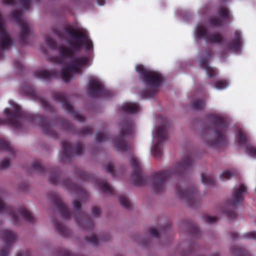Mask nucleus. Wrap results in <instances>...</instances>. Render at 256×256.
I'll return each instance as SVG.
<instances>
[{"instance_id": "a18cd8bd", "label": "nucleus", "mask_w": 256, "mask_h": 256, "mask_svg": "<svg viewBox=\"0 0 256 256\" xmlns=\"http://www.w3.org/2000/svg\"><path fill=\"white\" fill-rule=\"evenodd\" d=\"M242 238H251L256 240V232H250L242 236Z\"/></svg>"}, {"instance_id": "5701e85b", "label": "nucleus", "mask_w": 256, "mask_h": 256, "mask_svg": "<svg viewBox=\"0 0 256 256\" xmlns=\"http://www.w3.org/2000/svg\"><path fill=\"white\" fill-rule=\"evenodd\" d=\"M76 223L84 230H92L94 227V224L90 217L86 214H78V216H74Z\"/></svg>"}, {"instance_id": "f3484780", "label": "nucleus", "mask_w": 256, "mask_h": 256, "mask_svg": "<svg viewBox=\"0 0 256 256\" xmlns=\"http://www.w3.org/2000/svg\"><path fill=\"white\" fill-rule=\"evenodd\" d=\"M236 140L238 145L244 148L252 156L256 158V148L250 144V140L245 132L242 129H238L236 134Z\"/></svg>"}, {"instance_id": "5fc2aeb1", "label": "nucleus", "mask_w": 256, "mask_h": 256, "mask_svg": "<svg viewBox=\"0 0 256 256\" xmlns=\"http://www.w3.org/2000/svg\"><path fill=\"white\" fill-rule=\"evenodd\" d=\"M149 232H150V234L155 237V238H158L159 236V233L157 230L154 229V228H150L149 229Z\"/></svg>"}, {"instance_id": "4be33fe9", "label": "nucleus", "mask_w": 256, "mask_h": 256, "mask_svg": "<svg viewBox=\"0 0 256 256\" xmlns=\"http://www.w3.org/2000/svg\"><path fill=\"white\" fill-rule=\"evenodd\" d=\"M2 234V238L6 246L4 248L1 250L0 256H7L12 244L16 240V236L12 230H3Z\"/></svg>"}, {"instance_id": "cd10ccee", "label": "nucleus", "mask_w": 256, "mask_h": 256, "mask_svg": "<svg viewBox=\"0 0 256 256\" xmlns=\"http://www.w3.org/2000/svg\"><path fill=\"white\" fill-rule=\"evenodd\" d=\"M231 252L235 256H251L246 249L239 246H234Z\"/></svg>"}, {"instance_id": "1a4fd4ad", "label": "nucleus", "mask_w": 256, "mask_h": 256, "mask_svg": "<svg viewBox=\"0 0 256 256\" xmlns=\"http://www.w3.org/2000/svg\"><path fill=\"white\" fill-rule=\"evenodd\" d=\"M176 192L179 198L185 200L187 204L190 206H196L200 203L197 188L194 186L184 189L180 183L176 186Z\"/></svg>"}, {"instance_id": "ea45409f", "label": "nucleus", "mask_w": 256, "mask_h": 256, "mask_svg": "<svg viewBox=\"0 0 256 256\" xmlns=\"http://www.w3.org/2000/svg\"><path fill=\"white\" fill-rule=\"evenodd\" d=\"M189 232L192 236H198L200 232L197 225L194 224H192L189 228Z\"/></svg>"}, {"instance_id": "0e129e2a", "label": "nucleus", "mask_w": 256, "mask_h": 256, "mask_svg": "<svg viewBox=\"0 0 256 256\" xmlns=\"http://www.w3.org/2000/svg\"><path fill=\"white\" fill-rule=\"evenodd\" d=\"M26 255H28H28H29V253H28V252H27V253H26Z\"/></svg>"}, {"instance_id": "bb28decb", "label": "nucleus", "mask_w": 256, "mask_h": 256, "mask_svg": "<svg viewBox=\"0 0 256 256\" xmlns=\"http://www.w3.org/2000/svg\"><path fill=\"white\" fill-rule=\"evenodd\" d=\"M0 150H4L9 152L12 156H14L15 152L10 142L0 138Z\"/></svg>"}, {"instance_id": "a878e982", "label": "nucleus", "mask_w": 256, "mask_h": 256, "mask_svg": "<svg viewBox=\"0 0 256 256\" xmlns=\"http://www.w3.org/2000/svg\"><path fill=\"white\" fill-rule=\"evenodd\" d=\"M138 105L136 103L126 102L120 107L121 110L125 112L134 114L138 112Z\"/></svg>"}, {"instance_id": "bf43d9fd", "label": "nucleus", "mask_w": 256, "mask_h": 256, "mask_svg": "<svg viewBox=\"0 0 256 256\" xmlns=\"http://www.w3.org/2000/svg\"><path fill=\"white\" fill-rule=\"evenodd\" d=\"M105 2V0H97V3L100 6H104Z\"/></svg>"}, {"instance_id": "37998d69", "label": "nucleus", "mask_w": 256, "mask_h": 256, "mask_svg": "<svg viewBox=\"0 0 256 256\" xmlns=\"http://www.w3.org/2000/svg\"><path fill=\"white\" fill-rule=\"evenodd\" d=\"M46 42L50 48L55 49L56 48V42L52 38L48 36L46 38Z\"/></svg>"}, {"instance_id": "f8f14e48", "label": "nucleus", "mask_w": 256, "mask_h": 256, "mask_svg": "<svg viewBox=\"0 0 256 256\" xmlns=\"http://www.w3.org/2000/svg\"><path fill=\"white\" fill-rule=\"evenodd\" d=\"M89 96L94 98H108L113 95L110 90H106L102 82L98 80L90 79L88 83Z\"/></svg>"}, {"instance_id": "473e14b6", "label": "nucleus", "mask_w": 256, "mask_h": 256, "mask_svg": "<svg viewBox=\"0 0 256 256\" xmlns=\"http://www.w3.org/2000/svg\"><path fill=\"white\" fill-rule=\"evenodd\" d=\"M96 140L98 142L108 140L109 136L108 132L106 131H102L96 133Z\"/></svg>"}, {"instance_id": "2eb2a0df", "label": "nucleus", "mask_w": 256, "mask_h": 256, "mask_svg": "<svg viewBox=\"0 0 256 256\" xmlns=\"http://www.w3.org/2000/svg\"><path fill=\"white\" fill-rule=\"evenodd\" d=\"M132 167V180L134 184L138 186H142L146 184L148 176L143 174L139 160L132 157L130 160Z\"/></svg>"}, {"instance_id": "6e6d98bb", "label": "nucleus", "mask_w": 256, "mask_h": 256, "mask_svg": "<svg viewBox=\"0 0 256 256\" xmlns=\"http://www.w3.org/2000/svg\"><path fill=\"white\" fill-rule=\"evenodd\" d=\"M14 66L18 69V70H22V64L19 62V61H18V60H15L14 62Z\"/></svg>"}, {"instance_id": "ddd939ff", "label": "nucleus", "mask_w": 256, "mask_h": 256, "mask_svg": "<svg viewBox=\"0 0 256 256\" xmlns=\"http://www.w3.org/2000/svg\"><path fill=\"white\" fill-rule=\"evenodd\" d=\"M52 98L62 104V106L66 111L74 114L75 120L80 122H84V117L74 110L72 106L68 101L66 94L62 92H53L52 94Z\"/></svg>"}, {"instance_id": "20e7f679", "label": "nucleus", "mask_w": 256, "mask_h": 256, "mask_svg": "<svg viewBox=\"0 0 256 256\" xmlns=\"http://www.w3.org/2000/svg\"><path fill=\"white\" fill-rule=\"evenodd\" d=\"M210 120L212 130L214 132V138L207 142L208 146L222 148L226 144V132L228 126L226 118L218 114H210L208 115Z\"/></svg>"}, {"instance_id": "393cba45", "label": "nucleus", "mask_w": 256, "mask_h": 256, "mask_svg": "<svg viewBox=\"0 0 256 256\" xmlns=\"http://www.w3.org/2000/svg\"><path fill=\"white\" fill-rule=\"evenodd\" d=\"M56 232L63 237H68L70 234L68 229L58 221L54 219L52 220Z\"/></svg>"}, {"instance_id": "a211bd4d", "label": "nucleus", "mask_w": 256, "mask_h": 256, "mask_svg": "<svg viewBox=\"0 0 256 256\" xmlns=\"http://www.w3.org/2000/svg\"><path fill=\"white\" fill-rule=\"evenodd\" d=\"M212 56V50H206L201 56V58L200 60V67L205 70L206 73L210 78H213L216 75V70L208 66V63Z\"/></svg>"}, {"instance_id": "7c9ffc66", "label": "nucleus", "mask_w": 256, "mask_h": 256, "mask_svg": "<svg viewBox=\"0 0 256 256\" xmlns=\"http://www.w3.org/2000/svg\"><path fill=\"white\" fill-rule=\"evenodd\" d=\"M192 108L194 110L198 111L203 110L205 107V102L202 99H197L194 100L192 104Z\"/></svg>"}, {"instance_id": "aec40b11", "label": "nucleus", "mask_w": 256, "mask_h": 256, "mask_svg": "<svg viewBox=\"0 0 256 256\" xmlns=\"http://www.w3.org/2000/svg\"><path fill=\"white\" fill-rule=\"evenodd\" d=\"M50 198L53 204L56 207L62 216L66 218H70L72 216L70 210L64 205L60 196L56 192L50 194Z\"/></svg>"}, {"instance_id": "c9c22d12", "label": "nucleus", "mask_w": 256, "mask_h": 256, "mask_svg": "<svg viewBox=\"0 0 256 256\" xmlns=\"http://www.w3.org/2000/svg\"><path fill=\"white\" fill-rule=\"evenodd\" d=\"M241 46V43L236 40H233L226 45V48L229 50L236 52L238 50Z\"/></svg>"}, {"instance_id": "f704fd0d", "label": "nucleus", "mask_w": 256, "mask_h": 256, "mask_svg": "<svg viewBox=\"0 0 256 256\" xmlns=\"http://www.w3.org/2000/svg\"><path fill=\"white\" fill-rule=\"evenodd\" d=\"M22 90L28 96L34 98L38 96V93L31 86L24 85L22 87Z\"/></svg>"}, {"instance_id": "09e8293b", "label": "nucleus", "mask_w": 256, "mask_h": 256, "mask_svg": "<svg viewBox=\"0 0 256 256\" xmlns=\"http://www.w3.org/2000/svg\"><path fill=\"white\" fill-rule=\"evenodd\" d=\"M224 214H226L227 216L230 220H234L236 217V214L232 211L230 210H222Z\"/></svg>"}, {"instance_id": "6ab92c4d", "label": "nucleus", "mask_w": 256, "mask_h": 256, "mask_svg": "<svg viewBox=\"0 0 256 256\" xmlns=\"http://www.w3.org/2000/svg\"><path fill=\"white\" fill-rule=\"evenodd\" d=\"M56 121L60 122V126L63 129L80 136L89 134L92 130V128L90 126L84 127L80 130L76 129L68 121L62 118H58L56 120H52L54 122H55Z\"/></svg>"}, {"instance_id": "72a5a7b5", "label": "nucleus", "mask_w": 256, "mask_h": 256, "mask_svg": "<svg viewBox=\"0 0 256 256\" xmlns=\"http://www.w3.org/2000/svg\"><path fill=\"white\" fill-rule=\"evenodd\" d=\"M118 198L120 204L126 209H128L130 207V202L126 196L120 194L118 195Z\"/></svg>"}, {"instance_id": "4c0bfd02", "label": "nucleus", "mask_w": 256, "mask_h": 256, "mask_svg": "<svg viewBox=\"0 0 256 256\" xmlns=\"http://www.w3.org/2000/svg\"><path fill=\"white\" fill-rule=\"evenodd\" d=\"M228 84L226 80H219L214 82V88L218 90H223L228 87Z\"/></svg>"}, {"instance_id": "a19ab883", "label": "nucleus", "mask_w": 256, "mask_h": 256, "mask_svg": "<svg viewBox=\"0 0 256 256\" xmlns=\"http://www.w3.org/2000/svg\"><path fill=\"white\" fill-rule=\"evenodd\" d=\"M218 13L220 18L223 20H226L228 18L229 12L226 8L220 7L218 10Z\"/></svg>"}, {"instance_id": "052dcab7", "label": "nucleus", "mask_w": 256, "mask_h": 256, "mask_svg": "<svg viewBox=\"0 0 256 256\" xmlns=\"http://www.w3.org/2000/svg\"><path fill=\"white\" fill-rule=\"evenodd\" d=\"M26 254L22 252H20L16 254V256H26Z\"/></svg>"}, {"instance_id": "4468645a", "label": "nucleus", "mask_w": 256, "mask_h": 256, "mask_svg": "<svg viewBox=\"0 0 256 256\" xmlns=\"http://www.w3.org/2000/svg\"><path fill=\"white\" fill-rule=\"evenodd\" d=\"M61 145L62 150L61 160L64 162H69L74 155H80L84 151L82 144L80 142L76 144L74 150L70 144L68 142H62Z\"/></svg>"}, {"instance_id": "de8ad7c7", "label": "nucleus", "mask_w": 256, "mask_h": 256, "mask_svg": "<svg viewBox=\"0 0 256 256\" xmlns=\"http://www.w3.org/2000/svg\"><path fill=\"white\" fill-rule=\"evenodd\" d=\"M204 218L205 222L209 224H212L218 220V218L216 216H206Z\"/></svg>"}, {"instance_id": "dca6fc26", "label": "nucleus", "mask_w": 256, "mask_h": 256, "mask_svg": "<svg viewBox=\"0 0 256 256\" xmlns=\"http://www.w3.org/2000/svg\"><path fill=\"white\" fill-rule=\"evenodd\" d=\"M196 34L198 38L204 39L206 42L211 44H221L224 40V36L218 32L209 34L204 26H198L196 28Z\"/></svg>"}, {"instance_id": "58836bf2", "label": "nucleus", "mask_w": 256, "mask_h": 256, "mask_svg": "<svg viewBox=\"0 0 256 256\" xmlns=\"http://www.w3.org/2000/svg\"><path fill=\"white\" fill-rule=\"evenodd\" d=\"M234 174L229 170H224L220 175V178L222 180H230L232 177L234 176Z\"/></svg>"}, {"instance_id": "e433bc0d", "label": "nucleus", "mask_w": 256, "mask_h": 256, "mask_svg": "<svg viewBox=\"0 0 256 256\" xmlns=\"http://www.w3.org/2000/svg\"><path fill=\"white\" fill-rule=\"evenodd\" d=\"M208 24L210 26L214 27H220L222 26V20L216 17H212L208 20Z\"/></svg>"}, {"instance_id": "2f4dec72", "label": "nucleus", "mask_w": 256, "mask_h": 256, "mask_svg": "<svg viewBox=\"0 0 256 256\" xmlns=\"http://www.w3.org/2000/svg\"><path fill=\"white\" fill-rule=\"evenodd\" d=\"M31 169L40 174H43L46 172V169L42 166L40 162L38 160H34L32 163Z\"/></svg>"}, {"instance_id": "0eeeda50", "label": "nucleus", "mask_w": 256, "mask_h": 256, "mask_svg": "<svg viewBox=\"0 0 256 256\" xmlns=\"http://www.w3.org/2000/svg\"><path fill=\"white\" fill-rule=\"evenodd\" d=\"M48 172L52 173L49 178V182L50 184L54 185L60 184L62 186L67 188L68 190L74 191L82 200L88 197V193L84 188L71 182L68 179H64L62 180H60V172L58 168H52V170H49Z\"/></svg>"}, {"instance_id": "c85d7f7f", "label": "nucleus", "mask_w": 256, "mask_h": 256, "mask_svg": "<svg viewBox=\"0 0 256 256\" xmlns=\"http://www.w3.org/2000/svg\"><path fill=\"white\" fill-rule=\"evenodd\" d=\"M201 178L202 182L208 186H212L216 184L214 177L212 176L207 175L204 174H202Z\"/></svg>"}, {"instance_id": "c03bdc74", "label": "nucleus", "mask_w": 256, "mask_h": 256, "mask_svg": "<svg viewBox=\"0 0 256 256\" xmlns=\"http://www.w3.org/2000/svg\"><path fill=\"white\" fill-rule=\"evenodd\" d=\"M78 176L82 180H88L90 179L91 176L90 174L85 172H78Z\"/></svg>"}, {"instance_id": "8fccbe9b", "label": "nucleus", "mask_w": 256, "mask_h": 256, "mask_svg": "<svg viewBox=\"0 0 256 256\" xmlns=\"http://www.w3.org/2000/svg\"><path fill=\"white\" fill-rule=\"evenodd\" d=\"M10 166V162L7 158H4L0 162V169H4Z\"/></svg>"}, {"instance_id": "f03ea898", "label": "nucleus", "mask_w": 256, "mask_h": 256, "mask_svg": "<svg viewBox=\"0 0 256 256\" xmlns=\"http://www.w3.org/2000/svg\"><path fill=\"white\" fill-rule=\"evenodd\" d=\"M4 113L6 118H0V125L9 124L16 129H20L24 119H28L32 122H38V126L46 135L54 138H58V134L54 130L55 125L51 124L44 116L26 113L18 104L14 105V110L9 108H5Z\"/></svg>"}, {"instance_id": "c756f323", "label": "nucleus", "mask_w": 256, "mask_h": 256, "mask_svg": "<svg viewBox=\"0 0 256 256\" xmlns=\"http://www.w3.org/2000/svg\"><path fill=\"white\" fill-rule=\"evenodd\" d=\"M38 98L42 106L46 111L50 112H53L54 111V107L52 106L46 99L41 96H39Z\"/></svg>"}, {"instance_id": "412c9836", "label": "nucleus", "mask_w": 256, "mask_h": 256, "mask_svg": "<svg viewBox=\"0 0 256 256\" xmlns=\"http://www.w3.org/2000/svg\"><path fill=\"white\" fill-rule=\"evenodd\" d=\"M247 193V188L242 184H240L239 186L236 188L232 194V198L228 202V204L230 206H238L244 200V196Z\"/></svg>"}, {"instance_id": "3c124183", "label": "nucleus", "mask_w": 256, "mask_h": 256, "mask_svg": "<svg viewBox=\"0 0 256 256\" xmlns=\"http://www.w3.org/2000/svg\"><path fill=\"white\" fill-rule=\"evenodd\" d=\"M101 210L99 207L94 206L92 208V213L94 216H99L100 214Z\"/></svg>"}, {"instance_id": "603ef678", "label": "nucleus", "mask_w": 256, "mask_h": 256, "mask_svg": "<svg viewBox=\"0 0 256 256\" xmlns=\"http://www.w3.org/2000/svg\"><path fill=\"white\" fill-rule=\"evenodd\" d=\"M234 35H235V38L234 40H236L237 42H238L240 43H242L241 39H242V34L241 32L238 30H236L234 32Z\"/></svg>"}, {"instance_id": "9b49d317", "label": "nucleus", "mask_w": 256, "mask_h": 256, "mask_svg": "<svg viewBox=\"0 0 256 256\" xmlns=\"http://www.w3.org/2000/svg\"><path fill=\"white\" fill-rule=\"evenodd\" d=\"M11 17L15 20L20 29V32L18 35L20 42L22 44H28L27 38L30 32V24L28 21L22 18V13L18 10H14L11 12Z\"/></svg>"}, {"instance_id": "680f3d73", "label": "nucleus", "mask_w": 256, "mask_h": 256, "mask_svg": "<svg viewBox=\"0 0 256 256\" xmlns=\"http://www.w3.org/2000/svg\"><path fill=\"white\" fill-rule=\"evenodd\" d=\"M2 56H3V52H2V50L0 49V60H1L2 58Z\"/></svg>"}, {"instance_id": "4d7b16f0", "label": "nucleus", "mask_w": 256, "mask_h": 256, "mask_svg": "<svg viewBox=\"0 0 256 256\" xmlns=\"http://www.w3.org/2000/svg\"><path fill=\"white\" fill-rule=\"evenodd\" d=\"M230 236L231 238L234 240H235L236 239V238H238V232H231L230 233Z\"/></svg>"}, {"instance_id": "39448f33", "label": "nucleus", "mask_w": 256, "mask_h": 256, "mask_svg": "<svg viewBox=\"0 0 256 256\" xmlns=\"http://www.w3.org/2000/svg\"><path fill=\"white\" fill-rule=\"evenodd\" d=\"M136 70L140 75V78L144 84L149 87L148 90H144L142 94V98H152L162 81V76L157 72L144 68L142 65H138Z\"/></svg>"}, {"instance_id": "79ce46f5", "label": "nucleus", "mask_w": 256, "mask_h": 256, "mask_svg": "<svg viewBox=\"0 0 256 256\" xmlns=\"http://www.w3.org/2000/svg\"><path fill=\"white\" fill-rule=\"evenodd\" d=\"M84 239L86 241L91 244L94 246H97L99 242L98 238L94 234H91L90 237L86 236Z\"/></svg>"}, {"instance_id": "7ed1b4c3", "label": "nucleus", "mask_w": 256, "mask_h": 256, "mask_svg": "<svg viewBox=\"0 0 256 256\" xmlns=\"http://www.w3.org/2000/svg\"><path fill=\"white\" fill-rule=\"evenodd\" d=\"M193 163L192 154H188L182 158L180 162L170 169L153 173L151 176L152 189L156 192H163L166 188V182L168 178L185 176L192 168Z\"/></svg>"}, {"instance_id": "f257e3e1", "label": "nucleus", "mask_w": 256, "mask_h": 256, "mask_svg": "<svg viewBox=\"0 0 256 256\" xmlns=\"http://www.w3.org/2000/svg\"><path fill=\"white\" fill-rule=\"evenodd\" d=\"M52 31L60 38H64L70 46L69 48L61 44L58 47L57 50L60 56L56 58V62L62 64L65 59L70 58L71 63L64 66L60 72L55 70H40L35 72L34 76L39 79L45 80L60 77L64 82H68L72 78V72L75 74L80 73L81 68L88 62L87 58L74 56V53L78 52L83 46L86 50L92 49V42L85 32L70 26H66L64 28V33L70 39L66 38L58 26L52 27Z\"/></svg>"}, {"instance_id": "864d4df0", "label": "nucleus", "mask_w": 256, "mask_h": 256, "mask_svg": "<svg viewBox=\"0 0 256 256\" xmlns=\"http://www.w3.org/2000/svg\"><path fill=\"white\" fill-rule=\"evenodd\" d=\"M74 206L77 210L76 212V214H77L78 211H79L81 208V202L78 200H75L74 202Z\"/></svg>"}, {"instance_id": "6e6552de", "label": "nucleus", "mask_w": 256, "mask_h": 256, "mask_svg": "<svg viewBox=\"0 0 256 256\" xmlns=\"http://www.w3.org/2000/svg\"><path fill=\"white\" fill-rule=\"evenodd\" d=\"M3 192L0 194V214H10L15 224L19 222L20 220L17 214L24 218L29 223H33L34 218L24 206H20L18 210H14L10 206H8L2 200Z\"/></svg>"}, {"instance_id": "49530a36", "label": "nucleus", "mask_w": 256, "mask_h": 256, "mask_svg": "<svg viewBox=\"0 0 256 256\" xmlns=\"http://www.w3.org/2000/svg\"><path fill=\"white\" fill-rule=\"evenodd\" d=\"M106 170L112 176H114V166L112 162H109L107 164Z\"/></svg>"}, {"instance_id": "13d9d810", "label": "nucleus", "mask_w": 256, "mask_h": 256, "mask_svg": "<svg viewBox=\"0 0 256 256\" xmlns=\"http://www.w3.org/2000/svg\"><path fill=\"white\" fill-rule=\"evenodd\" d=\"M150 242L149 239L146 240H142V242H140V244H141L142 246H146Z\"/></svg>"}, {"instance_id": "b1692460", "label": "nucleus", "mask_w": 256, "mask_h": 256, "mask_svg": "<svg viewBox=\"0 0 256 256\" xmlns=\"http://www.w3.org/2000/svg\"><path fill=\"white\" fill-rule=\"evenodd\" d=\"M95 184L100 188V190L106 193H108L112 195L114 193L115 190L114 188L106 180L98 179L96 180Z\"/></svg>"}, {"instance_id": "423d86ee", "label": "nucleus", "mask_w": 256, "mask_h": 256, "mask_svg": "<svg viewBox=\"0 0 256 256\" xmlns=\"http://www.w3.org/2000/svg\"><path fill=\"white\" fill-rule=\"evenodd\" d=\"M134 123L132 119L126 118L120 123V131L118 136L114 138V146L117 151L126 152L130 150L131 146L127 138L134 132Z\"/></svg>"}, {"instance_id": "9d476101", "label": "nucleus", "mask_w": 256, "mask_h": 256, "mask_svg": "<svg viewBox=\"0 0 256 256\" xmlns=\"http://www.w3.org/2000/svg\"><path fill=\"white\" fill-rule=\"evenodd\" d=\"M169 122L166 118L162 119V124L159 126L156 131L158 140L156 143L152 148V154L156 158H160L162 154L161 145L168 138V130Z\"/></svg>"}, {"instance_id": "e2e57ef3", "label": "nucleus", "mask_w": 256, "mask_h": 256, "mask_svg": "<svg viewBox=\"0 0 256 256\" xmlns=\"http://www.w3.org/2000/svg\"><path fill=\"white\" fill-rule=\"evenodd\" d=\"M28 172H30V170H28Z\"/></svg>"}]
</instances>
